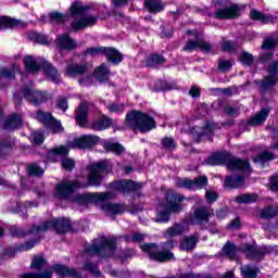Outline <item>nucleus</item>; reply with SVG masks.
<instances>
[{"label": "nucleus", "instance_id": "1", "mask_svg": "<svg viewBox=\"0 0 278 278\" xmlns=\"http://www.w3.org/2000/svg\"><path fill=\"white\" fill-rule=\"evenodd\" d=\"M89 170L88 177L79 176L75 180H63L55 187V198L62 201H71L78 205H88V203H105L110 199H114L112 192H96L75 194L76 190L89 188V186H101L103 174L108 170V161H100L87 165Z\"/></svg>", "mask_w": 278, "mask_h": 278}, {"label": "nucleus", "instance_id": "2", "mask_svg": "<svg viewBox=\"0 0 278 278\" xmlns=\"http://www.w3.org/2000/svg\"><path fill=\"white\" fill-rule=\"evenodd\" d=\"M214 216V210L207 206H199L193 210L192 216L189 220H184L181 223L174 224L165 231L166 238H173L175 236H182L189 229V225H199L200 227H204L210 223V218Z\"/></svg>", "mask_w": 278, "mask_h": 278}, {"label": "nucleus", "instance_id": "3", "mask_svg": "<svg viewBox=\"0 0 278 278\" xmlns=\"http://www.w3.org/2000/svg\"><path fill=\"white\" fill-rule=\"evenodd\" d=\"M49 229H55L56 233H66L71 231V222L64 217L52 218L50 222H46L40 226H34L28 232L23 230V228H18V226H12L11 235L15 238H23L29 233L40 236V233H45V231H49Z\"/></svg>", "mask_w": 278, "mask_h": 278}, {"label": "nucleus", "instance_id": "4", "mask_svg": "<svg viewBox=\"0 0 278 278\" xmlns=\"http://www.w3.org/2000/svg\"><path fill=\"white\" fill-rule=\"evenodd\" d=\"M116 251V238H108L105 236H100L93 240L92 245L85 249L83 257L88 260L89 257H114V252Z\"/></svg>", "mask_w": 278, "mask_h": 278}, {"label": "nucleus", "instance_id": "5", "mask_svg": "<svg viewBox=\"0 0 278 278\" xmlns=\"http://www.w3.org/2000/svg\"><path fill=\"white\" fill-rule=\"evenodd\" d=\"M99 142V137L94 135H84L78 139H74L67 146H60L48 151V157L52 162H58V157H65L70 149H90Z\"/></svg>", "mask_w": 278, "mask_h": 278}, {"label": "nucleus", "instance_id": "6", "mask_svg": "<svg viewBox=\"0 0 278 278\" xmlns=\"http://www.w3.org/2000/svg\"><path fill=\"white\" fill-rule=\"evenodd\" d=\"M186 201V197L173 190L167 191L165 203H161L156 213V223H168L170 220V212H181L179 203Z\"/></svg>", "mask_w": 278, "mask_h": 278}, {"label": "nucleus", "instance_id": "7", "mask_svg": "<svg viewBox=\"0 0 278 278\" xmlns=\"http://www.w3.org/2000/svg\"><path fill=\"white\" fill-rule=\"evenodd\" d=\"M207 164L211 166L225 164L229 170H241L242 173L251 170V163L249 161L237 159L229 153L213 154L207 159Z\"/></svg>", "mask_w": 278, "mask_h": 278}, {"label": "nucleus", "instance_id": "8", "mask_svg": "<svg viewBox=\"0 0 278 278\" xmlns=\"http://www.w3.org/2000/svg\"><path fill=\"white\" fill-rule=\"evenodd\" d=\"M24 66L28 73H38L40 71V66L48 79L50 81H53L54 84H60V73L58 72V68L53 66L49 61L41 60L38 63V60L34 58L33 55H28L24 59Z\"/></svg>", "mask_w": 278, "mask_h": 278}, {"label": "nucleus", "instance_id": "9", "mask_svg": "<svg viewBox=\"0 0 278 278\" xmlns=\"http://www.w3.org/2000/svg\"><path fill=\"white\" fill-rule=\"evenodd\" d=\"M126 123L129 125V127L139 129V131L142 132L151 131V129H155L156 127L155 118L140 111H131L128 113L126 115Z\"/></svg>", "mask_w": 278, "mask_h": 278}, {"label": "nucleus", "instance_id": "10", "mask_svg": "<svg viewBox=\"0 0 278 278\" xmlns=\"http://www.w3.org/2000/svg\"><path fill=\"white\" fill-rule=\"evenodd\" d=\"M85 55H105L106 60L112 64H121L123 62V54L114 48L91 47L85 51Z\"/></svg>", "mask_w": 278, "mask_h": 278}, {"label": "nucleus", "instance_id": "11", "mask_svg": "<svg viewBox=\"0 0 278 278\" xmlns=\"http://www.w3.org/2000/svg\"><path fill=\"white\" fill-rule=\"evenodd\" d=\"M33 270H38L39 273H26L22 278H51L53 277V271L47 269V260L42 256H35L30 264Z\"/></svg>", "mask_w": 278, "mask_h": 278}, {"label": "nucleus", "instance_id": "12", "mask_svg": "<svg viewBox=\"0 0 278 278\" xmlns=\"http://www.w3.org/2000/svg\"><path fill=\"white\" fill-rule=\"evenodd\" d=\"M141 250L148 253L150 260H154V262H169L175 257L170 251H160L155 243H144L141 245Z\"/></svg>", "mask_w": 278, "mask_h": 278}, {"label": "nucleus", "instance_id": "13", "mask_svg": "<svg viewBox=\"0 0 278 278\" xmlns=\"http://www.w3.org/2000/svg\"><path fill=\"white\" fill-rule=\"evenodd\" d=\"M175 186H177V188H185V190H201L207 186V177L199 176L193 180L189 178H176Z\"/></svg>", "mask_w": 278, "mask_h": 278}, {"label": "nucleus", "instance_id": "14", "mask_svg": "<svg viewBox=\"0 0 278 278\" xmlns=\"http://www.w3.org/2000/svg\"><path fill=\"white\" fill-rule=\"evenodd\" d=\"M187 34L192 35L195 37L194 40L190 39L188 40L187 45L185 46V51H197V49H200L201 51H204V53H212V45L207 41H203L199 38V33L197 30H188Z\"/></svg>", "mask_w": 278, "mask_h": 278}, {"label": "nucleus", "instance_id": "15", "mask_svg": "<svg viewBox=\"0 0 278 278\" xmlns=\"http://www.w3.org/2000/svg\"><path fill=\"white\" fill-rule=\"evenodd\" d=\"M37 121H39V123H42V125H45L47 129H50L52 134H60L64 131L62 123L53 118V115H51V113L39 111L37 113Z\"/></svg>", "mask_w": 278, "mask_h": 278}, {"label": "nucleus", "instance_id": "16", "mask_svg": "<svg viewBox=\"0 0 278 278\" xmlns=\"http://www.w3.org/2000/svg\"><path fill=\"white\" fill-rule=\"evenodd\" d=\"M142 186H144V184L136 182L134 180H117L111 185V188L122 194H129V192L140 190Z\"/></svg>", "mask_w": 278, "mask_h": 278}, {"label": "nucleus", "instance_id": "17", "mask_svg": "<svg viewBox=\"0 0 278 278\" xmlns=\"http://www.w3.org/2000/svg\"><path fill=\"white\" fill-rule=\"evenodd\" d=\"M22 94L24 99H26V101L30 102L33 105H40V103H45V101H47V92L36 91L30 87L24 88Z\"/></svg>", "mask_w": 278, "mask_h": 278}, {"label": "nucleus", "instance_id": "18", "mask_svg": "<svg viewBox=\"0 0 278 278\" xmlns=\"http://www.w3.org/2000/svg\"><path fill=\"white\" fill-rule=\"evenodd\" d=\"M268 75L263 79L261 84L262 90L273 88L278 81V63L273 62L267 68Z\"/></svg>", "mask_w": 278, "mask_h": 278}, {"label": "nucleus", "instance_id": "19", "mask_svg": "<svg viewBox=\"0 0 278 278\" xmlns=\"http://www.w3.org/2000/svg\"><path fill=\"white\" fill-rule=\"evenodd\" d=\"M97 21H99L98 16L83 15L80 20L72 22L71 27L75 31H79V29H86V27H91V25H97Z\"/></svg>", "mask_w": 278, "mask_h": 278}, {"label": "nucleus", "instance_id": "20", "mask_svg": "<svg viewBox=\"0 0 278 278\" xmlns=\"http://www.w3.org/2000/svg\"><path fill=\"white\" fill-rule=\"evenodd\" d=\"M240 14V7L238 4H231L229 8L218 9L215 12L216 18H236Z\"/></svg>", "mask_w": 278, "mask_h": 278}, {"label": "nucleus", "instance_id": "21", "mask_svg": "<svg viewBox=\"0 0 278 278\" xmlns=\"http://www.w3.org/2000/svg\"><path fill=\"white\" fill-rule=\"evenodd\" d=\"M102 210L106 216H117V214H125L127 206L125 204L104 203Z\"/></svg>", "mask_w": 278, "mask_h": 278}, {"label": "nucleus", "instance_id": "22", "mask_svg": "<svg viewBox=\"0 0 278 278\" xmlns=\"http://www.w3.org/2000/svg\"><path fill=\"white\" fill-rule=\"evenodd\" d=\"M52 270L55 271L56 275H60L61 277H75V278H83L81 274L77 271L75 268H68L65 265H53Z\"/></svg>", "mask_w": 278, "mask_h": 278}, {"label": "nucleus", "instance_id": "23", "mask_svg": "<svg viewBox=\"0 0 278 278\" xmlns=\"http://www.w3.org/2000/svg\"><path fill=\"white\" fill-rule=\"evenodd\" d=\"M240 249L244 253H248L249 260H264V252H262V249H258L253 244L245 243L244 245H241Z\"/></svg>", "mask_w": 278, "mask_h": 278}, {"label": "nucleus", "instance_id": "24", "mask_svg": "<svg viewBox=\"0 0 278 278\" xmlns=\"http://www.w3.org/2000/svg\"><path fill=\"white\" fill-rule=\"evenodd\" d=\"M56 46L59 49L71 51V49H75V47H77V42H75L68 34H63L56 38Z\"/></svg>", "mask_w": 278, "mask_h": 278}, {"label": "nucleus", "instance_id": "25", "mask_svg": "<svg viewBox=\"0 0 278 278\" xmlns=\"http://www.w3.org/2000/svg\"><path fill=\"white\" fill-rule=\"evenodd\" d=\"M88 10H90L89 7H86L84 5V2L76 0L70 7V14L72 18H77V16H84Z\"/></svg>", "mask_w": 278, "mask_h": 278}, {"label": "nucleus", "instance_id": "26", "mask_svg": "<svg viewBox=\"0 0 278 278\" xmlns=\"http://www.w3.org/2000/svg\"><path fill=\"white\" fill-rule=\"evenodd\" d=\"M76 123L79 127H86L88 123V103L79 104L76 110Z\"/></svg>", "mask_w": 278, "mask_h": 278}, {"label": "nucleus", "instance_id": "27", "mask_svg": "<svg viewBox=\"0 0 278 278\" xmlns=\"http://www.w3.org/2000/svg\"><path fill=\"white\" fill-rule=\"evenodd\" d=\"M14 27H25V23L20 20H12L8 16H0V31L3 29H12Z\"/></svg>", "mask_w": 278, "mask_h": 278}, {"label": "nucleus", "instance_id": "28", "mask_svg": "<svg viewBox=\"0 0 278 278\" xmlns=\"http://www.w3.org/2000/svg\"><path fill=\"white\" fill-rule=\"evenodd\" d=\"M225 188H242L244 186V176L242 175H232L225 179Z\"/></svg>", "mask_w": 278, "mask_h": 278}, {"label": "nucleus", "instance_id": "29", "mask_svg": "<svg viewBox=\"0 0 278 278\" xmlns=\"http://www.w3.org/2000/svg\"><path fill=\"white\" fill-rule=\"evenodd\" d=\"M144 8L151 14L164 12V2L162 0H144Z\"/></svg>", "mask_w": 278, "mask_h": 278}, {"label": "nucleus", "instance_id": "30", "mask_svg": "<svg viewBox=\"0 0 278 278\" xmlns=\"http://www.w3.org/2000/svg\"><path fill=\"white\" fill-rule=\"evenodd\" d=\"M199 242V235H192L190 237H186L181 243V251H193Z\"/></svg>", "mask_w": 278, "mask_h": 278}, {"label": "nucleus", "instance_id": "31", "mask_svg": "<svg viewBox=\"0 0 278 278\" xmlns=\"http://www.w3.org/2000/svg\"><path fill=\"white\" fill-rule=\"evenodd\" d=\"M23 124V118L20 115L13 114L11 115L4 123V129L7 131H12L14 129H18V127Z\"/></svg>", "mask_w": 278, "mask_h": 278}, {"label": "nucleus", "instance_id": "32", "mask_svg": "<svg viewBox=\"0 0 278 278\" xmlns=\"http://www.w3.org/2000/svg\"><path fill=\"white\" fill-rule=\"evenodd\" d=\"M268 114H270V110L263 109L262 111L256 113L255 116L249 119L248 125H262L268 118Z\"/></svg>", "mask_w": 278, "mask_h": 278}, {"label": "nucleus", "instance_id": "33", "mask_svg": "<svg viewBox=\"0 0 278 278\" xmlns=\"http://www.w3.org/2000/svg\"><path fill=\"white\" fill-rule=\"evenodd\" d=\"M250 18L252 21H260L261 23H275V17L270 14H264L257 10H252L250 12Z\"/></svg>", "mask_w": 278, "mask_h": 278}, {"label": "nucleus", "instance_id": "34", "mask_svg": "<svg viewBox=\"0 0 278 278\" xmlns=\"http://www.w3.org/2000/svg\"><path fill=\"white\" fill-rule=\"evenodd\" d=\"M86 73V65L70 64L66 67L65 75L66 77H77Z\"/></svg>", "mask_w": 278, "mask_h": 278}, {"label": "nucleus", "instance_id": "35", "mask_svg": "<svg viewBox=\"0 0 278 278\" xmlns=\"http://www.w3.org/2000/svg\"><path fill=\"white\" fill-rule=\"evenodd\" d=\"M93 75L100 84L103 81H108L110 78V70L105 66V64H101L98 68L94 70Z\"/></svg>", "mask_w": 278, "mask_h": 278}, {"label": "nucleus", "instance_id": "36", "mask_svg": "<svg viewBox=\"0 0 278 278\" xmlns=\"http://www.w3.org/2000/svg\"><path fill=\"white\" fill-rule=\"evenodd\" d=\"M112 125V118L102 115L92 124V129L96 131H103V129H108Z\"/></svg>", "mask_w": 278, "mask_h": 278}, {"label": "nucleus", "instance_id": "37", "mask_svg": "<svg viewBox=\"0 0 278 278\" xmlns=\"http://www.w3.org/2000/svg\"><path fill=\"white\" fill-rule=\"evenodd\" d=\"M15 73H21V66L13 65L11 68L1 67L0 68V77L4 79H14Z\"/></svg>", "mask_w": 278, "mask_h": 278}, {"label": "nucleus", "instance_id": "38", "mask_svg": "<svg viewBox=\"0 0 278 278\" xmlns=\"http://www.w3.org/2000/svg\"><path fill=\"white\" fill-rule=\"evenodd\" d=\"M28 38L34 42H38L39 45H49V42H51V39L47 35L36 31H30L28 34Z\"/></svg>", "mask_w": 278, "mask_h": 278}, {"label": "nucleus", "instance_id": "39", "mask_svg": "<svg viewBox=\"0 0 278 278\" xmlns=\"http://www.w3.org/2000/svg\"><path fill=\"white\" fill-rule=\"evenodd\" d=\"M105 151H110L111 153H116V155H121V153H125V148L119 143L105 141L104 142Z\"/></svg>", "mask_w": 278, "mask_h": 278}, {"label": "nucleus", "instance_id": "40", "mask_svg": "<svg viewBox=\"0 0 278 278\" xmlns=\"http://www.w3.org/2000/svg\"><path fill=\"white\" fill-rule=\"evenodd\" d=\"M164 62H166L164 56H162L160 54H152V55L148 56V59L146 61V66L153 68L155 66H159V64H164Z\"/></svg>", "mask_w": 278, "mask_h": 278}, {"label": "nucleus", "instance_id": "41", "mask_svg": "<svg viewBox=\"0 0 278 278\" xmlns=\"http://www.w3.org/2000/svg\"><path fill=\"white\" fill-rule=\"evenodd\" d=\"M257 273H260V269H257L256 266H244L241 267V275L243 278H255L257 277Z\"/></svg>", "mask_w": 278, "mask_h": 278}, {"label": "nucleus", "instance_id": "42", "mask_svg": "<svg viewBox=\"0 0 278 278\" xmlns=\"http://www.w3.org/2000/svg\"><path fill=\"white\" fill-rule=\"evenodd\" d=\"M255 164H265L266 162H270V160H275V154L273 152L263 151L257 157L253 159Z\"/></svg>", "mask_w": 278, "mask_h": 278}, {"label": "nucleus", "instance_id": "43", "mask_svg": "<svg viewBox=\"0 0 278 278\" xmlns=\"http://www.w3.org/2000/svg\"><path fill=\"white\" fill-rule=\"evenodd\" d=\"M237 203H255L257 201V194L255 193H245L238 195L236 198Z\"/></svg>", "mask_w": 278, "mask_h": 278}, {"label": "nucleus", "instance_id": "44", "mask_svg": "<svg viewBox=\"0 0 278 278\" xmlns=\"http://www.w3.org/2000/svg\"><path fill=\"white\" fill-rule=\"evenodd\" d=\"M27 170L28 175L31 177H40V175H45V169H42V167L36 163L28 165Z\"/></svg>", "mask_w": 278, "mask_h": 278}, {"label": "nucleus", "instance_id": "45", "mask_svg": "<svg viewBox=\"0 0 278 278\" xmlns=\"http://www.w3.org/2000/svg\"><path fill=\"white\" fill-rule=\"evenodd\" d=\"M84 270H87V273H90L93 277H101V270H99V267L90 262L85 263Z\"/></svg>", "mask_w": 278, "mask_h": 278}, {"label": "nucleus", "instance_id": "46", "mask_svg": "<svg viewBox=\"0 0 278 278\" xmlns=\"http://www.w3.org/2000/svg\"><path fill=\"white\" fill-rule=\"evenodd\" d=\"M68 18V15L60 12H52L50 13V22L51 23H64Z\"/></svg>", "mask_w": 278, "mask_h": 278}, {"label": "nucleus", "instance_id": "47", "mask_svg": "<svg viewBox=\"0 0 278 278\" xmlns=\"http://www.w3.org/2000/svg\"><path fill=\"white\" fill-rule=\"evenodd\" d=\"M231 66H233V60L219 59L218 68L222 73H227V71L231 70Z\"/></svg>", "mask_w": 278, "mask_h": 278}, {"label": "nucleus", "instance_id": "48", "mask_svg": "<svg viewBox=\"0 0 278 278\" xmlns=\"http://www.w3.org/2000/svg\"><path fill=\"white\" fill-rule=\"evenodd\" d=\"M162 144L167 151H175V149H177V142L170 137L163 138Z\"/></svg>", "mask_w": 278, "mask_h": 278}, {"label": "nucleus", "instance_id": "49", "mask_svg": "<svg viewBox=\"0 0 278 278\" xmlns=\"http://www.w3.org/2000/svg\"><path fill=\"white\" fill-rule=\"evenodd\" d=\"M277 208L267 206L261 211V218H274V216H277Z\"/></svg>", "mask_w": 278, "mask_h": 278}, {"label": "nucleus", "instance_id": "50", "mask_svg": "<svg viewBox=\"0 0 278 278\" xmlns=\"http://www.w3.org/2000/svg\"><path fill=\"white\" fill-rule=\"evenodd\" d=\"M223 251L225 253V255H228V257H230V260H233V257H236V253H237V249L233 245V243H226L223 248Z\"/></svg>", "mask_w": 278, "mask_h": 278}, {"label": "nucleus", "instance_id": "51", "mask_svg": "<svg viewBox=\"0 0 278 278\" xmlns=\"http://www.w3.org/2000/svg\"><path fill=\"white\" fill-rule=\"evenodd\" d=\"M33 144H42L45 142V134L42 131H36L30 135Z\"/></svg>", "mask_w": 278, "mask_h": 278}, {"label": "nucleus", "instance_id": "52", "mask_svg": "<svg viewBox=\"0 0 278 278\" xmlns=\"http://www.w3.org/2000/svg\"><path fill=\"white\" fill-rule=\"evenodd\" d=\"M239 58L241 64H244L245 66H251V64H253V55L249 52H241Z\"/></svg>", "mask_w": 278, "mask_h": 278}, {"label": "nucleus", "instance_id": "53", "mask_svg": "<svg viewBox=\"0 0 278 278\" xmlns=\"http://www.w3.org/2000/svg\"><path fill=\"white\" fill-rule=\"evenodd\" d=\"M146 236L140 232H135L132 236H125L124 240L126 242H142L144 240Z\"/></svg>", "mask_w": 278, "mask_h": 278}, {"label": "nucleus", "instance_id": "54", "mask_svg": "<svg viewBox=\"0 0 278 278\" xmlns=\"http://www.w3.org/2000/svg\"><path fill=\"white\" fill-rule=\"evenodd\" d=\"M61 165L64 170H73L75 168V160L68 157L62 159Z\"/></svg>", "mask_w": 278, "mask_h": 278}, {"label": "nucleus", "instance_id": "55", "mask_svg": "<svg viewBox=\"0 0 278 278\" xmlns=\"http://www.w3.org/2000/svg\"><path fill=\"white\" fill-rule=\"evenodd\" d=\"M223 51H228V53H231L232 51H236L238 49V43L235 41H224L222 43Z\"/></svg>", "mask_w": 278, "mask_h": 278}, {"label": "nucleus", "instance_id": "56", "mask_svg": "<svg viewBox=\"0 0 278 278\" xmlns=\"http://www.w3.org/2000/svg\"><path fill=\"white\" fill-rule=\"evenodd\" d=\"M216 129V125L212 122H207L206 125L204 126V129L202 132H199V137L201 138L202 136H208Z\"/></svg>", "mask_w": 278, "mask_h": 278}, {"label": "nucleus", "instance_id": "57", "mask_svg": "<svg viewBox=\"0 0 278 278\" xmlns=\"http://www.w3.org/2000/svg\"><path fill=\"white\" fill-rule=\"evenodd\" d=\"M277 47V39L266 38L263 42V49H275Z\"/></svg>", "mask_w": 278, "mask_h": 278}, {"label": "nucleus", "instance_id": "58", "mask_svg": "<svg viewBox=\"0 0 278 278\" xmlns=\"http://www.w3.org/2000/svg\"><path fill=\"white\" fill-rule=\"evenodd\" d=\"M56 106L59 110L66 112L68 110V100H66V98H59L56 100Z\"/></svg>", "mask_w": 278, "mask_h": 278}, {"label": "nucleus", "instance_id": "59", "mask_svg": "<svg viewBox=\"0 0 278 278\" xmlns=\"http://www.w3.org/2000/svg\"><path fill=\"white\" fill-rule=\"evenodd\" d=\"M108 110L110 112L118 114V113L123 112V110H125V105L124 104H115V103H113V104L108 106Z\"/></svg>", "mask_w": 278, "mask_h": 278}, {"label": "nucleus", "instance_id": "60", "mask_svg": "<svg viewBox=\"0 0 278 278\" xmlns=\"http://www.w3.org/2000/svg\"><path fill=\"white\" fill-rule=\"evenodd\" d=\"M270 189L278 192V175L271 176L269 179Z\"/></svg>", "mask_w": 278, "mask_h": 278}, {"label": "nucleus", "instance_id": "61", "mask_svg": "<svg viewBox=\"0 0 278 278\" xmlns=\"http://www.w3.org/2000/svg\"><path fill=\"white\" fill-rule=\"evenodd\" d=\"M205 197L208 203H214V201L218 199V193L214 191H206Z\"/></svg>", "mask_w": 278, "mask_h": 278}, {"label": "nucleus", "instance_id": "62", "mask_svg": "<svg viewBox=\"0 0 278 278\" xmlns=\"http://www.w3.org/2000/svg\"><path fill=\"white\" fill-rule=\"evenodd\" d=\"M240 218H235L229 225H228V229H240Z\"/></svg>", "mask_w": 278, "mask_h": 278}, {"label": "nucleus", "instance_id": "63", "mask_svg": "<svg viewBox=\"0 0 278 278\" xmlns=\"http://www.w3.org/2000/svg\"><path fill=\"white\" fill-rule=\"evenodd\" d=\"M226 114H228V116H238V114H240V112H238V109L228 106L225 109Z\"/></svg>", "mask_w": 278, "mask_h": 278}, {"label": "nucleus", "instance_id": "64", "mask_svg": "<svg viewBox=\"0 0 278 278\" xmlns=\"http://www.w3.org/2000/svg\"><path fill=\"white\" fill-rule=\"evenodd\" d=\"M189 94H190V97H193V98L201 97V91L199 90V87L193 86L189 90Z\"/></svg>", "mask_w": 278, "mask_h": 278}]
</instances>
